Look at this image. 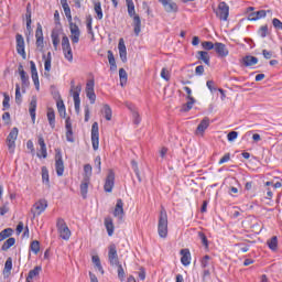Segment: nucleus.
Returning <instances> with one entry per match:
<instances>
[{
    "mask_svg": "<svg viewBox=\"0 0 282 282\" xmlns=\"http://www.w3.org/2000/svg\"><path fill=\"white\" fill-rule=\"evenodd\" d=\"M158 232L161 239H166V237H169V215L166 214V209H164V207L161 208L159 215Z\"/></svg>",
    "mask_w": 282,
    "mask_h": 282,
    "instance_id": "f257e3e1",
    "label": "nucleus"
},
{
    "mask_svg": "<svg viewBox=\"0 0 282 282\" xmlns=\"http://www.w3.org/2000/svg\"><path fill=\"white\" fill-rule=\"evenodd\" d=\"M126 3L129 17L133 18L134 34L135 36H140V32L142 31V20H140V15L135 14V4L133 3V0H126Z\"/></svg>",
    "mask_w": 282,
    "mask_h": 282,
    "instance_id": "f03ea898",
    "label": "nucleus"
},
{
    "mask_svg": "<svg viewBox=\"0 0 282 282\" xmlns=\"http://www.w3.org/2000/svg\"><path fill=\"white\" fill-rule=\"evenodd\" d=\"M56 229L61 239H63L64 241H69L72 237V230H69V227L67 226V223H65V219L57 218Z\"/></svg>",
    "mask_w": 282,
    "mask_h": 282,
    "instance_id": "7ed1b4c3",
    "label": "nucleus"
},
{
    "mask_svg": "<svg viewBox=\"0 0 282 282\" xmlns=\"http://www.w3.org/2000/svg\"><path fill=\"white\" fill-rule=\"evenodd\" d=\"M80 91H83L82 85H75L74 80L70 82V96H73L75 111L76 113H80Z\"/></svg>",
    "mask_w": 282,
    "mask_h": 282,
    "instance_id": "20e7f679",
    "label": "nucleus"
},
{
    "mask_svg": "<svg viewBox=\"0 0 282 282\" xmlns=\"http://www.w3.org/2000/svg\"><path fill=\"white\" fill-rule=\"evenodd\" d=\"M47 199L41 198L37 202L34 203L31 213L33 214V217H40V215H43L45 210H47Z\"/></svg>",
    "mask_w": 282,
    "mask_h": 282,
    "instance_id": "39448f33",
    "label": "nucleus"
},
{
    "mask_svg": "<svg viewBox=\"0 0 282 282\" xmlns=\"http://www.w3.org/2000/svg\"><path fill=\"white\" fill-rule=\"evenodd\" d=\"M62 51L66 61L72 63L74 61V53L72 52V44H69V37L67 35H64L62 39Z\"/></svg>",
    "mask_w": 282,
    "mask_h": 282,
    "instance_id": "423d86ee",
    "label": "nucleus"
},
{
    "mask_svg": "<svg viewBox=\"0 0 282 282\" xmlns=\"http://www.w3.org/2000/svg\"><path fill=\"white\" fill-rule=\"evenodd\" d=\"M91 144L94 151H98L100 145V132L98 128V122H94L91 126Z\"/></svg>",
    "mask_w": 282,
    "mask_h": 282,
    "instance_id": "0eeeda50",
    "label": "nucleus"
},
{
    "mask_svg": "<svg viewBox=\"0 0 282 282\" xmlns=\"http://www.w3.org/2000/svg\"><path fill=\"white\" fill-rule=\"evenodd\" d=\"M17 138H19V128H12L7 138V144L10 153H14V149L17 148Z\"/></svg>",
    "mask_w": 282,
    "mask_h": 282,
    "instance_id": "6e6552de",
    "label": "nucleus"
},
{
    "mask_svg": "<svg viewBox=\"0 0 282 282\" xmlns=\"http://www.w3.org/2000/svg\"><path fill=\"white\" fill-rule=\"evenodd\" d=\"M55 171L58 177H63V173H65V163L63 162V153H61V151H56L55 154Z\"/></svg>",
    "mask_w": 282,
    "mask_h": 282,
    "instance_id": "1a4fd4ad",
    "label": "nucleus"
},
{
    "mask_svg": "<svg viewBox=\"0 0 282 282\" xmlns=\"http://www.w3.org/2000/svg\"><path fill=\"white\" fill-rule=\"evenodd\" d=\"M115 184H116V173H113V170H109L105 181L104 191L106 193H111V191H113Z\"/></svg>",
    "mask_w": 282,
    "mask_h": 282,
    "instance_id": "9d476101",
    "label": "nucleus"
},
{
    "mask_svg": "<svg viewBox=\"0 0 282 282\" xmlns=\"http://www.w3.org/2000/svg\"><path fill=\"white\" fill-rule=\"evenodd\" d=\"M108 261L110 265H118L120 263V260L118 259V249L113 243L108 247Z\"/></svg>",
    "mask_w": 282,
    "mask_h": 282,
    "instance_id": "9b49d317",
    "label": "nucleus"
},
{
    "mask_svg": "<svg viewBox=\"0 0 282 282\" xmlns=\"http://www.w3.org/2000/svg\"><path fill=\"white\" fill-rule=\"evenodd\" d=\"M94 87H95L94 79L88 80L86 84L85 91H86V97L90 101V105L96 104V91L94 90Z\"/></svg>",
    "mask_w": 282,
    "mask_h": 282,
    "instance_id": "f8f14e48",
    "label": "nucleus"
},
{
    "mask_svg": "<svg viewBox=\"0 0 282 282\" xmlns=\"http://www.w3.org/2000/svg\"><path fill=\"white\" fill-rule=\"evenodd\" d=\"M217 17L220 21H228V15L230 14V7L226 2H220L218 4Z\"/></svg>",
    "mask_w": 282,
    "mask_h": 282,
    "instance_id": "ddd939ff",
    "label": "nucleus"
},
{
    "mask_svg": "<svg viewBox=\"0 0 282 282\" xmlns=\"http://www.w3.org/2000/svg\"><path fill=\"white\" fill-rule=\"evenodd\" d=\"M69 31H70V41L73 44H76L80 41V29L74 22L69 23Z\"/></svg>",
    "mask_w": 282,
    "mask_h": 282,
    "instance_id": "4468645a",
    "label": "nucleus"
},
{
    "mask_svg": "<svg viewBox=\"0 0 282 282\" xmlns=\"http://www.w3.org/2000/svg\"><path fill=\"white\" fill-rule=\"evenodd\" d=\"M30 65H31V78L33 80L36 91H40L41 82L39 80V70L36 69V64L34 63V61H31Z\"/></svg>",
    "mask_w": 282,
    "mask_h": 282,
    "instance_id": "2eb2a0df",
    "label": "nucleus"
},
{
    "mask_svg": "<svg viewBox=\"0 0 282 282\" xmlns=\"http://www.w3.org/2000/svg\"><path fill=\"white\" fill-rule=\"evenodd\" d=\"M17 41V52L20 54V56H23L25 58V40L23 39V35L17 34L15 35Z\"/></svg>",
    "mask_w": 282,
    "mask_h": 282,
    "instance_id": "dca6fc26",
    "label": "nucleus"
},
{
    "mask_svg": "<svg viewBox=\"0 0 282 282\" xmlns=\"http://www.w3.org/2000/svg\"><path fill=\"white\" fill-rule=\"evenodd\" d=\"M35 39H36V42H35L36 47H39L40 50H43V47H45V44L43 39V26L41 25V23H37V28L35 31Z\"/></svg>",
    "mask_w": 282,
    "mask_h": 282,
    "instance_id": "f3484780",
    "label": "nucleus"
},
{
    "mask_svg": "<svg viewBox=\"0 0 282 282\" xmlns=\"http://www.w3.org/2000/svg\"><path fill=\"white\" fill-rule=\"evenodd\" d=\"M214 50L220 58H226V56L230 54V52L228 51V47H226V44L221 42H216Z\"/></svg>",
    "mask_w": 282,
    "mask_h": 282,
    "instance_id": "a211bd4d",
    "label": "nucleus"
},
{
    "mask_svg": "<svg viewBox=\"0 0 282 282\" xmlns=\"http://www.w3.org/2000/svg\"><path fill=\"white\" fill-rule=\"evenodd\" d=\"M37 144L40 145V150L37 153V158H47V145L45 144V139H43V135L37 137Z\"/></svg>",
    "mask_w": 282,
    "mask_h": 282,
    "instance_id": "6ab92c4d",
    "label": "nucleus"
},
{
    "mask_svg": "<svg viewBox=\"0 0 282 282\" xmlns=\"http://www.w3.org/2000/svg\"><path fill=\"white\" fill-rule=\"evenodd\" d=\"M113 217H118V219H122V217H124V203L120 198L117 199Z\"/></svg>",
    "mask_w": 282,
    "mask_h": 282,
    "instance_id": "aec40b11",
    "label": "nucleus"
},
{
    "mask_svg": "<svg viewBox=\"0 0 282 282\" xmlns=\"http://www.w3.org/2000/svg\"><path fill=\"white\" fill-rule=\"evenodd\" d=\"M208 127H210V119H208V117H205L197 126L196 135H204V131H206Z\"/></svg>",
    "mask_w": 282,
    "mask_h": 282,
    "instance_id": "412c9836",
    "label": "nucleus"
},
{
    "mask_svg": "<svg viewBox=\"0 0 282 282\" xmlns=\"http://www.w3.org/2000/svg\"><path fill=\"white\" fill-rule=\"evenodd\" d=\"M36 104H37L36 96H32L30 106H29V112H30L32 122H36Z\"/></svg>",
    "mask_w": 282,
    "mask_h": 282,
    "instance_id": "4be33fe9",
    "label": "nucleus"
},
{
    "mask_svg": "<svg viewBox=\"0 0 282 282\" xmlns=\"http://www.w3.org/2000/svg\"><path fill=\"white\" fill-rule=\"evenodd\" d=\"M241 63L245 67H252L253 65H257V63H259V58L252 55H246L245 57H242Z\"/></svg>",
    "mask_w": 282,
    "mask_h": 282,
    "instance_id": "5701e85b",
    "label": "nucleus"
},
{
    "mask_svg": "<svg viewBox=\"0 0 282 282\" xmlns=\"http://www.w3.org/2000/svg\"><path fill=\"white\" fill-rule=\"evenodd\" d=\"M118 50L122 63H127V45H124V39L119 40Z\"/></svg>",
    "mask_w": 282,
    "mask_h": 282,
    "instance_id": "b1692460",
    "label": "nucleus"
},
{
    "mask_svg": "<svg viewBox=\"0 0 282 282\" xmlns=\"http://www.w3.org/2000/svg\"><path fill=\"white\" fill-rule=\"evenodd\" d=\"M19 74L22 82V87H30V76L23 70V65L19 66Z\"/></svg>",
    "mask_w": 282,
    "mask_h": 282,
    "instance_id": "393cba45",
    "label": "nucleus"
},
{
    "mask_svg": "<svg viewBox=\"0 0 282 282\" xmlns=\"http://www.w3.org/2000/svg\"><path fill=\"white\" fill-rule=\"evenodd\" d=\"M181 256H182V258H181V263L183 264V265H191V250H188V249H182L181 250Z\"/></svg>",
    "mask_w": 282,
    "mask_h": 282,
    "instance_id": "a878e982",
    "label": "nucleus"
},
{
    "mask_svg": "<svg viewBox=\"0 0 282 282\" xmlns=\"http://www.w3.org/2000/svg\"><path fill=\"white\" fill-rule=\"evenodd\" d=\"M91 181L88 178H83L82 184H80V195L83 199H87V193L89 191V184Z\"/></svg>",
    "mask_w": 282,
    "mask_h": 282,
    "instance_id": "bb28decb",
    "label": "nucleus"
},
{
    "mask_svg": "<svg viewBox=\"0 0 282 282\" xmlns=\"http://www.w3.org/2000/svg\"><path fill=\"white\" fill-rule=\"evenodd\" d=\"M104 224L108 232V236L113 237V230H116V227H113V219H111V217H107L105 218Z\"/></svg>",
    "mask_w": 282,
    "mask_h": 282,
    "instance_id": "cd10ccee",
    "label": "nucleus"
},
{
    "mask_svg": "<svg viewBox=\"0 0 282 282\" xmlns=\"http://www.w3.org/2000/svg\"><path fill=\"white\" fill-rule=\"evenodd\" d=\"M12 274V258H8L4 263L3 276L8 279Z\"/></svg>",
    "mask_w": 282,
    "mask_h": 282,
    "instance_id": "c85d7f7f",
    "label": "nucleus"
},
{
    "mask_svg": "<svg viewBox=\"0 0 282 282\" xmlns=\"http://www.w3.org/2000/svg\"><path fill=\"white\" fill-rule=\"evenodd\" d=\"M165 12H177V3L175 2H169L167 1H163L161 2Z\"/></svg>",
    "mask_w": 282,
    "mask_h": 282,
    "instance_id": "c756f323",
    "label": "nucleus"
},
{
    "mask_svg": "<svg viewBox=\"0 0 282 282\" xmlns=\"http://www.w3.org/2000/svg\"><path fill=\"white\" fill-rule=\"evenodd\" d=\"M41 270H43V268H41L40 265L31 270L26 276V282H32L33 279H36V276L41 274Z\"/></svg>",
    "mask_w": 282,
    "mask_h": 282,
    "instance_id": "7c9ffc66",
    "label": "nucleus"
},
{
    "mask_svg": "<svg viewBox=\"0 0 282 282\" xmlns=\"http://www.w3.org/2000/svg\"><path fill=\"white\" fill-rule=\"evenodd\" d=\"M47 120L50 123V127L54 129L56 127V115L54 113V109L48 108L47 110Z\"/></svg>",
    "mask_w": 282,
    "mask_h": 282,
    "instance_id": "2f4dec72",
    "label": "nucleus"
},
{
    "mask_svg": "<svg viewBox=\"0 0 282 282\" xmlns=\"http://www.w3.org/2000/svg\"><path fill=\"white\" fill-rule=\"evenodd\" d=\"M129 109L132 112V120H133L134 124H140V122H142L140 112H138V110H135V108L133 106H129Z\"/></svg>",
    "mask_w": 282,
    "mask_h": 282,
    "instance_id": "473e14b6",
    "label": "nucleus"
},
{
    "mask_svg": "<svg viewBox=\"0 0 282 282\" xmlns=\"http://www.w3.org/2000/svg\"><path fill=\"white\" fill-rule=\"evenodd\" d=\"M101 113H104L106 120L110 121L112 116H113V112L111 110V107L109 105H104L102 109H101Z\"/></svg>",
    "mask_w": 282,
    "mask_h": 282,
    "instance_id": "72a5a7b5",
    "label": "nucleus"
},
{
    "mask_svg": "<svg viewBox=\"0 0 282 282\" xmlns=\"http://www.w3.org/2000/svg\"><path fill=\"white\" fill-rule=\"evenodd\" d=\"M91 261H93L95 268H97V270L100 272V274H105V269H102V264L100 263V257L93 256Z\"/></svg>",
    "mask_w": 282,
    "mask_h": 282,
    "instance_id": "f704fd0d",
    "label": "nucleus"
},
{
    "mask_svg": "<svg viewBox=\"0 0 282 282\" xmlns=\"http://www.w3.org/2000/svg\"><path fill=\"white\" fill-rule=\"evenodd\" d=\"M15 243H17V239L9 238L3 242L1 250H3L6 252V251L10 250L12 248V246H14Z\"/></svg>",
    "mask_w": 282,
    "mask_h": 282,
    "instance_id": "c9c22d12",
    "label": "nucleus"
},
{
    "mask_svg": "<svg viewBox=\"0 0 282 282\" xmlns=\"http://www.w3.org/2000/svg\"><path fill=\"white\" fill-rule=\"evenodd\" d=\"M94 10L97 14L96 19H98V21H102V6L100 4V2H95V6H94Z\"/></svg>",
    "mask_w": 282,
    "mask_h": 282,
    "instance_id": "e433bc0d",
    "label": "nucleus"
},
{
    "mask_svg": "<svg viewBox=\"0 0 282 282\" xmlns=\"http://www.w3.org/2000/svg\"><path fill=\"white\" fill-rule=\"evenodd\" d=\"M13 232H14V230H12V228H7V229L2 230L0 232V241H6V239H8V237H12Z\"/></svg>",
    "mask_w": 282,
    "mask_h": 282,
    "instance_id": "4c0bfd02",
    "label": "nucleus"
},
{
    "mask_svg": "<svg viewBox=\"0 0 282 282\" xmlns=\"http://www.w3.org/2000/svg\"><path fill=\"white\" fill-rule=\"evenodd\" d=\"M108 63L110 65V69H118V66L116 65V57L113 56L112 51H108Z\"/></svg>",
    "mask_w": 282,
    "mask_h": 282,
    "instance_id": "58836bf2",
    "label": "nucleus"
},
{
    "mask_svg": "<svg viewBox=\"0 0 282 282\" xmlns=\"http://www.w3.org/2000/svg\"><path fill=\"white\" fill-rule=\"evenodd\" d=\"M93 167L91 164L84 165V180L91 181Z\"/></svg>",
    "mask_w": 282,
    "mask_h": 282,
    "instance_id": "ea45409f",
    "label": "nucleus"
},
{
    "mask_svg": "<svg viewBox=\"0 0 282 282\" xmlns=\"http://www.w3.org/2000/svg\"><path fill=\"white\" fill-rule=\"evenodd\" d=\"M199 59L205 63V65H210V56L208 55V52L200 51L198 52Z\"/></svg>",
    "mask_w": 282,
    "mask_h": 282,
    "instance_id": "a19ab883",
    "label": "nucleus"
},
{
    "mask_svg": "<svg viewBox=\"0 0 282 282\" xmlns=\"http://www.w3.org/2000/svg\"><path fill=\"white\" fill-rule=\"evenodd\" d=\"M267 243L270 250H276V248H279V239L276 238V236H273L270 240H268Z\"/></svg>",
    "mask_w": 282,
    "mask_h": 282,
    "instance_id": "79ce46f5",
    "label": "nucleus"
},
{
    "mask_svg": "<svg viewBox=\"0 0 282 282\" xmlns=\"http://www.w3.org/2000/svg\"><path fill=\"white\" fill-rule=\"evenodd\" d=\"M42 182L43 184H50V171L46 166L42 167Z\"/></svg>",
    "mask_w": 282,
    "mask_h": 282,
    "instance_id": "37998d69",
    "label": "nucleus"
},
{
    "mask_svg": "<svg viewBox=\"0 0 282 282\" xmlns=\"http://www.w3.org/2000/svg\"><path fill=\"white\" fill-rule=\"evenodd\" d=\"M44 69L45 72H51L52 69V53H47V56L44 62Z\"/></svg>",
    "mask_w": 282,
    "mask_h": 282,
    "instance_id": "c03bdc74",
    "label": "nucleus"
},
{
    "mask_svg": "<svg viewBox=\"0 0 282 282\" xmlns=\"http://www.w3.org/2000/svg\"><path fill=\"white\" fill-rule=\"evenodd\" d=\"M195 105V98L194 97H189L187 98V102L183 106V110L184 111H191V109H193V106Z\"/></svg>",
    "mask_w": 282,
    "mask_h": 282,
    "instance_id": "a18cd8bd",
    "label": "nucleus"
},
{
    "mask_svg": "<svg viewBox=\"0 0 282 282\" xmlns=\"http://www.w3.org/2000/svg\"><path fill=\"white\" fill-rule=\"evenodd\" d=\"M3 101H2V111H8V109H10V95H8V93L3 94Z\"/></svg>",
    "mask_w": 282,
    "mask_h": 282,
    "instance_id": "49530a36",
    "label": "nucleus"
},
{
    "mask_svg": "<svg viewBox=\"0 0 282 282\" xmlns=\"http://www.w3.org/2000/svg\"><path fill=\"white\" fill-rule=\"evenodd\" d=\"M30 248L34 254H39V252H41V243L39 240L32 241Z\"/></svg>",
    "mask_w": 282,
    "mask_h": 282,
    "instance_id": "de8ad7c7",
    "label": "nucleus"
},
{
    "mask_svg": "<svg viewBox=\"0 0 282 282\" xmlns=\"http://www.w3.org/2000/svg\"><path fill=\"white\" fill-rule=\"evenodd\" d=\"M119 77L121 86L124 87V85H127V70H124V68L119 69Z\"/></svg>",
    "mask_w": 282,
    "mask_h": 282,
    "instance_id": "09e8293b",
    "label": "nucleus"
},
{
    "mask_svg": "<svg viewBox=\"0 0 282 282\" xmlns=\"http://www.w3.org/2000/svg\"><path fill=\"white\" fill-rule=\"evenodd\" d=\"M64 10V14L68 21V23H73L72 22V9L69 8V4H65L64 7H62Z\"/></svg>",
    "mask_w": 282,
    "mask_h": 282,
    "instance_id": "8fccbe9b",
    "label": "nucleus"
},
{
    "mask_svg": "<svg viewBox=\"0 0 282 282\" xmlns=\"http://www.w3.org/2000/svg\"><path fill=\"white\" fill-rule=\"evenodd\" d=\"M23 101L22 96H21V86L19 84L15 85V102L17 105H21Z\"/></svg>",
    "mask_w": 282,
    "mask_h": 282,
    "instance_id": "3c124183",
    "label": "nucleus"
},
{
    "mask_svg": "<svg viewBox=\"0 0 282 282\" xmlns=\"http://www.w3.org/2000/svg\"><path fill=\"white\" fill-rule=\"evenodd\" d=\"M26 30H31L32 28V11L30 9L26 10Z\"/></svg>",
    "mask_w": 282,
    "mask_h": 282,
    "instance_id": "603ef678",
    "label": "nucleus"
},
{
    "mask_svg": "<svg viewBox=\"0 0 282 282\" xmlns=\"http://www.w3.org/2000/svg\"><path fill=\"white\" fill-rule=\"evenodd\" d=\"M258 34L261 36V39H265V36H268V24L260 26Z\"/></svg>",
    "mask_w": 282,
    "mask_h": 282,
    "instance_id": "864d4df0",
    "label": "nucleus"
},
{
    "mask_svg": "<svg viewBox=\"0 0 282 282\" xmlns=\"http://www.w3.org/2000/svg\"><path fill=\"white\" fill-rule=\"evenodd\" d=\"M200 265L203 269H207L208 265H210V256L203 257V259L200 261Z\"/></svg>",
    "mask_w": 282,
    "mask_h": 282,
    "instance_id": "5fc2aeb1",
    "label": "nucleus"
},
{
    "mask_svg": "<svg viewBox=\"0 0 282 282\" xmlns=\"http://www.w3.org/2000/svg\"><path fill=\"white\" fill-rule=\"evenodd\" d=\"M161 78H163V80L170 82L171 80V73L166 68H162Z\"/></svg>",
    "mask_w": 282,
    "mask_h": 282,
    "instance_id": "6e6d98bb",
    "label": "nucleus"
},
{
    "mask_svg": "<svg viewBox=\"0 0 282 282\" xmlns=\"http://www.w3.org/2000/svg\"><path fill=\"white\" fill-rule=\"evenodd\" d=\"M237 138H239V132L237 131H231L227 134L228 142H235Z\"/></svg>",
    "mask_w": 282,
    "mask_h": 282,
    "instance_id": "4d7b16f0",
    "label": "nucleus"
},
{
    "mask_svg": "<svg viewBox=\"0 0 282 282\" xmlns=\"http://www.w3.org/2000/svg\"><path fill=\"white\" fill-rule=\"evenodd\" d=\"M198 237L203 243V246H205L206 248H208V238L206 237V234L199 231L198 232Z\"/></svg>",
    "mask_w": 282,
    "mask_h": 282,
    "instance_id": "13d9d810",
    "label": "nucleus"
},
{
    "mask_svg": "<svg viewBox=\"0 0 282 282\" xmlns=\"http://www.w3.org/2000/svg\"><path fill=\"white\" fill-rule=\"evenodd\" d=\"M57 109L61 116H65L66 110H65V104L63 102V100L57 101Z\"/></svg>",
    "mask_w": 282,
    "mask_h": 282,
    "instance_id": "bf43d9fd",
    "label": "nucleus"
},
{
    "mask_svg": "<svg viewBox=\"0 0 282 282\" xmlns=\"http://www.w3.org/2000/svg\"><path fill=\"white\" fill-rule=\"evenodd\" d=\"M118 268V278L120 281H124V269L122 268V264H117Z\"/></svg>",
    "mask_w": 282,
    "mask_h": 282,
    "instance_id": "052dcab7",
    "label": "nucleus"
},
{
    "mask_svg": "<svg viewBox=\"0 0 282 282\" xmlns=\"http://www.w3.org/2000/svg\"><path fill=\"white\" fill-rule=\"evenodd\" d=\"M202 46L204 50H215V44L213 42H203L202 43Z\"/></svg>",
    "mask_w": 282,
    "mask_h": 282,
    "instance_id": "680f3d73",
    "label": "nucleus"
},
{
    "mask_svg": "<svg viewBox=\"0 0 282 282\" xmlns=\"http://www.w3.org/2000/svg\"><path fill=\"white\" fill-rule=\"evenodd\" d=\"M101 164H102V161H101L100 156H96L95 158V166L97 167L98 173H100V171H102Z\"/></svg>",
    "mask_w": 282,
    "mask_h": 282,
    "instance_id": "e2e57ef3",
    "label": "nucleus"
},
{
    "mask_svg": "<svg viewBox=\"0 0 282 282\" xmlns=\"http://www.w3.org/2000/svg\"><path fill=\"white\" fill-rule=\"evenodd\" d=\"M272 24H273V28H275V30H282V22H281V20L274 18L272 20Z\"/></svg>",
    "mask_w": 282,
    "mask_h": 282,
    "instance_id": "0e129e2a",
    "label": "nucleus"
},
{
    "mask_svg": "<svg viewBox=\"0 0 282 282\" xmlns=\"http://www.w3.org/2000/svg\"><path fill=\"white\" fill-rule=\"evenodd\" d=\"M226 162H230V153H226L218 162V164H226Z\"/></svg>",
    "mask_w": 282,
    "mask_h": 282,
    "instance_id": "69168bd1",
    "label": "nucleus"
},
{
    "mask_svg": "<svg viewBox=\"0 0 282 282\" xmlns=\"http://www.w3.org/2000/svg\"><path fill=\"white\" fill-rule=\"evenodd\" d=\"M91 23H93V19L88 18L87 19V23H86V28L88 30V34H94V29L91 28Z\"/></svg>",
    "mask_w": 282,
    "mask_h": 282,
    "instance_id": "338daca9",
    "label": "nucleus"
},
{
    "mask_svg": "<svg viewBox=\"0 0 282 282\" xmlns=\"http://www.w3.org/2000/svg\"><path fill=\"white\" fill-rule=\"evenodd\" d=\"M196 76H204V66L199 65L195 68Z\"/></svg>",
    "mask_w": 282,
    "mask_h": 282,
    "instance_id": "774afa93",
    "label": "nucleus"
}]
</instances>
